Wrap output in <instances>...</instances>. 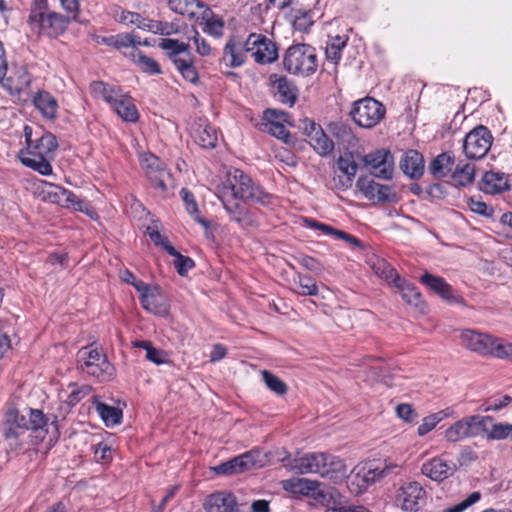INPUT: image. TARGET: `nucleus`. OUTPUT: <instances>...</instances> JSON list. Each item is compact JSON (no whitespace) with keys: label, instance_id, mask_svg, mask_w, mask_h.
Returning a JSON list of instances; mask_svg holds the SVG:
<instances>
[{"label":"nucleus","instance_id":"obj_38","mask_svg":"<svg viewBox=\"0 0 512 512\" xmlns=\"http://www.w3.org/2000/svg\"><path fill=\"white\" fill-rule=\"evenodd\" d=\"M36 189L44 201L59 205L62 203L65 188L47 181H40Z\"/></svg>","mask_w":512,"mask_h":512},{"label":"nucleus","instance_id":"obj_52","mask_svg":"<svg viewBox=\"0 0 512 512\" xmlns=\"http://www.w3.org/2000/svg\"><path fill=\"white\" fill-rule=\"evenodd\" d=\"M209 15H211L210 8L201 0H191L187 7V12L184 14L185 17L195 22H199L202 18H206Z\"/></svg>","mask_w":512,"mask_h":512},{"label":"nucleus","instance_id":"obj_34","mask_svg":"<svg viewBox=\"0 0 512 512\" xmlns=\"http://www.w3.org/2000/svg\"><path fill=\"white\" fill-rule=\"evenodd\" d=\"M159 47L167 52L173 64H175L177 59H183L186 55H191L189 44L181 42L178 39L163 38L159 43Z\"/></svg>","mask_w":512,"mask_h":512},{"label":"nucleus","instance_id":"obj_51","mask_svg":"<svg viewBox=\"0 0 512 512\" xmlns=\"http://www.w3.org/2000/svg\"><path fill=\"white\" fill-rule=\"evenodd\" d=\"M294 282L298 284V293L303 296H316L318 287L316 281L309 275L297 273Z\"/></svg>","mask_w":512,"mask_h":512},{"label":"nucleus","instance_id":"obj_13","mask_svg":"<svg viewBox=\"0 0 512 512\" xmlns=\"http://www.w3.org/2000/svg\"><path fill=\"white\" fill-rule=\"evenodd\" d=\"M335 176L333 178L334 186L339 190H347L353 184L358 171V164L351 152H346L339 156L336 162Z\"/></svg>","mask_w":512,"mask_h":512},{"label":"nucleus","instance_id":"obj_55","mask_svg":"<svg viewBox=\"0 0 512 512\" xmlns=\"http://www.w3.org/2000/svg\"><path fill=\"white\" fill-rule=\"evenodd\" d=\"M379 183L367 176H361L356 182V187L360 190L363 196L371 201H375V195L377 194V187Z\"/></svg>","mask_w":512,"mask_h":512},{"label":"nucleus","instance_id":"obj_22","mask_svg":"<svg viewBox=\"0 0 512 512\" xmlns=\"http://www.w3.org/2000/svg\"><path fill=\"white\" fill-rule=\"evenodd\" d=\"M264 118L266 120L265 127L272 136L283 140L285 143L290 141L291 135L284 125L287 120L285 112L268 109L264 113Z\"/></svg>","mask_w":512,"mask_h":512},{"label":"nucleus","instance_id":"obj_64","mask_svg":"<svg viewBox=\"0 0 512 512\" xmlns=\"http://www.w3.org/2000/svg\"><path fill=\"white\" fill-rule=\"evenodd\" d=\"M396 414L399 418H401L407 423L414 422L418 417V414L413 409L412 405L407 403L399 404L396 407Z\"/></svg>","mask_w":512,"mask_h":512},{"label":"nucleus","instance_id":"obj_26","mask_svg":"<svg viewBox=\"0 0 512 512\" xmlns=\"http://www.w3.org/2000/svg\"><path fill=\"white\" fill-rule=\"evenodd\" d=\"M140 302L142 307L150 313L161 316L168 313L166 298L158 286H153L147 294H143L140 297Z\"/></svg>","mask_w":512,"mask_h":512},{"label":"nucleus","instance_id":"obj_35","mask_svg":"<svg viewBox=\"0 0 512 512\" xmlns=\"http://www.w3.org/2000/svg\"><path fill=\"white\" fill-rule=\"evenodd\" d=\"M51 158L52 157L47 156L29 155L24 152H21L20 155V160L24 166L31 168L44 176L51 175L53 172V168L50 163Z\"/></svg>","mask_w":512,"mask_h":512},{"label":"nucleus","instance_id":"obj_21","mask_svg":"<svg viewBox=\"0 0 512 512\" xmlns=\"http://www.w3.org/2000/svg\"><path fill=\"white\" fill-rule=\"evenodd\" d=\"M32 82V76L25 67L16 68L8 77L0 79L2 87L11 95L26 91Z\"/></svg>","mask_w":512,"mask_h":512},{"label":"nucleus","instance_id":"obj_45","mask_svg":"<svg viewBox=\"0 0 512 512\" xmlns=\"http://www.w3.org/2000/svg\"><path fill=\"white\" fill-rule=\"evenodd\" d=\"M174 66L186 81L190 83L198 81L199 75L194 66L192 55H186L183 59H177Z\"/></svg>","mask_w":512,"mask_h":512},{"label":"nucleus","instance_id":"obj_40","mask_svg":"<svg viewBox=\"0 0 512 512\" xmlns=\"http://www.w3.org/2000/svg\"><path fill=\"white\" fill-rule=\"evenodd\" d=\"M120 90L121 88L109 85L102 81H94L90 84V91L93 97L103 99L109 105L113 100H115V97Z\"/></svg>","mask_w":512,"mask_h":512},{"label":"nucleus","instance_id":"obj_15","mask_svg":"<svg viewBox=\"0 0 512 512\" xmlns=\"http://www.w3.org/2000/svg\"><path fill=\"white\" fill-rule=\"evenodd\" d=\"M460 341L463 347L480 356H488L493 345L494 336L476 329H462Z\"/></svg>","mask_w":512,"mask_h":512},{"label":"nucleus","instance_id":"obj_47","mask_svg":"<svg viewBox=\"0 0 512 512\" xmlns=\"http://www.w3.org/2000/svg\"><path fill=\"white\" fill-rule=\"evenodd\" d=\"M371 267L376 275L390 283L395 284L397 281H400L397 271L384 259L377 258Z\"/></svg>","mask_w":512,"mask_h":512},{"label":"nucleus","instance_id":"obj_48","mask_svg":"<svg viewBox=\"0 0 512 512\" xmlns=\"http://www.w3.org/2000/svg\"><path fill=\"white\" fill-rule=\"evenodd\" d=\"M488 356L512 362V343L505 339L494 337Z\"/></svg>","mask_w":512,"mask_h":512},{"label":"nucleus","instance_id":"obj_46","mask_svg":"<svg viewBox=\"0 0 512 512\" xmlns=\"http://www.w3.org/2000/svg\"><path fill=\"white\" fill-rule=\"evenodd\" d=\"M394 285L398 288L406 303L415 307L420 306L422 302L421 294L413 284L406 282L400 277V281H397Z\"/></svg>","mask_w":512,"mask_h":512},{"label":"nucleus","instance_id":"obj_7","mask_svg":"<svg viewBox=\"0 0 512 512\" xmlns=\"http://www.w3.org/2000/svg\"><path fill=\"white\" fill-rule=\"evenodd\" d=\"M384 105L372 97L355 101L350 110V116L359 127L371 129L385 116Z\"/></svg>","mask_w":512,"mask_h":512},{"label":"nucleus","instance_id":"obj_50","mask_svg":"<svg viewBox=\"0 0 512 512\" xmlns=\"http://www.w3.org/2000/svg\"><path fill=\"white\" fill-rule=\"evenodd\" d=\"M210 14L211 15L207 16L206 18H202L201 20L205 22L203 31L215 38H220L223 36L224 32V21L221 17L216 16L211 9Z\"/></svg>","mask_w":512,"mask_h":512},{"label":"nucleus","instance_id":"obj_44","mask_svg":"<svg viewBox=\"0 0 512 512\" xmlns=\"http://www.w3.org/2000/svg\"><path fill=\"white\" fill-rule=\"evenodd\" d=\"M453 181L459 186H467L474 181L475 167L469 163L459 162L451 173Z\"/></svg>","mask_w":512,"mask_h":512},{"label":"nucleus","instance_id":"obj_42","mask_svg":"<svg viewBox=\"0 0 512 512\" xmlns=\"http://www.w3.org/2000/svg\"><path fill=\"white\" fill-rule=\"evenodd\" d=\"M96 411L104 421L106 426H114L121 422L122 419V411L113 406H109L100 401H95Z\"/></svg>","mask_w":512,"mask_h":512},{"label":"nucleus","instance_id":"obj_14","mask_svg":"<svg viewBox=\"0 0 512 512\" xmlns=\"http://www.w3.org/2000/svg\"><path fill=\"white\" fill-rule=\"evenodd\" d=\"M25 423L26 415H20L15 409L8 411L4 427V436L11 449L16 450L22 446L23 437L27 433Z\"/></svg>","mask_w":512,"mask_h":512},{"label":"nucleus","instance_id":"obj_10","mask_svg":"<svg viewBox=\"0 0 512 512\" xmlns=\"http://www.w3.org/2000/svg\"><path fill=\"white\" fill-rule=\"evenodd\" d=\"M364 167L369 173L382 180H390L394 174V157L387 149H377L365 154L362 158Z\"/></svg>","mask_w":512,"mask_h":512},{"label":"nucleus","instance_id":"obj_60","mask_svg":"<svg viewBox=\"0 0 512 512\" xmlns=\"http://www.w3.org/2000/svg\"><path fill=\"white\" fill-rule=\"evenodd\" d=\"M114 48L121 50L123 48H138L141 45L140 38L132 33H120L115 35Z\"/></svg>","mask_w":512,"mask_h":512},{"label":"nucleus","instance_id":"obj_16","mask_svg":"<svg viewBox=\"0 0 512 512\" xmlns=\"http://www.w3.org/2000/svg\"><path fill=\"white\" fill-rule=\"evenodd\" d=\"M24 132L27 142L25 154L52 157L58 147L56 137L52 133L43 132L40 137L32 140V129L26 126Z\"/></svg>","mask_w":512,"mask_h":512},{"label":"nucleus","instance_id":"obj_24","mask_svg":"<svg viewBox=\"0 0 512 512\" xmlns=\"http://www.w3.org/2000/svg\"><path fill=\"white\" fill-rule=\"evenodd\" d=\"M207 512H239L236 497L229 492H217L205 502Z\"/></svg>","mask_w":512,"mask_h":512},{"label":"nucleus","instance_id":"obj_19","mask_svg":"<svg viewBox=\"0 0 512 512\" xmlns=\"http://www.w3.org/2000/svg\"><path fill=\"white\" fill-rule=\"evenodd\" d=\"M256 463V455L252 451L236 456L213 468L218 475H235L251 469Z\"/></svg>","mask_w":512,"mask_h":512},{"label":"nucleus","instance_id":"obj_11","mask_svg":"<svg viewBox=\"0 0 512 512\" xmlns=\"http://www.w3.org/2000/svg\"><path fill=\"white\" fill-rule=\"evenodd\" d=\"M426 491L418 482H407L397 491L396 503L404 511H418L425 503Z\"/></svg>","mask_w":512,"mask_h":512},{"label":"nucleus","instance_id":"obj_56","mask_svg":"<svg viewBox=\"0 0 512 512\" xmlns=\"http://www.w3.org/2000/svg\"><path fill=\"white\" fill-rule=\"evenodd\" d=\"M138 29L152 32L154 34H168V32L165 29V25L162 22L159 21H153L147 18H144L138 13V20H136L135 25Z\"/></svg>","mask_w":512,"mask_h":512},{"label":"nucleus","instance_id":"obj_8","mask_svg":"<svg viewBox=\"0 0 512 512\" xmlns=\"http://www.w3.org/2000/svg\"><path fill=\"white\" fill-rule=\"evenodd\" d=\"M487 420V418H483L481 415L464 417L445 430L444 438L448 442L456 443L479 436L481 435V430L485 429V422Z\"/></svg>","mask_w":512,"mask_h":512},{"label":"nucleus","instance_id":"obj_37","mask_svg":"<svg viewBox=\"0 0 512 512\" xmlns=\"http://www.w3.org/2000/svg\"><path fill=\"white\" fill-rule=\"evenodd\" d=\"M328 127L331 134L339 143L347 146H354L356 144L357 138L349 125L341 121H336L330 123Z\"/></svg>","mask_w":512,"mask_h":512},{"label":"nucleus","instance_id":"obj_1","mask_svg":"<svg viewBox=\"0 0 512 512\" xmlns=\"http://www.w3.org/2000/svg\"><path fill=\"white\" fill-rule=\"evenodd\" d=\"M216 194L231 219L240 224L247 223L248 212L239 200L263 206L269 205L272 200L271 194L240 169L227 172L225 179L217 186Z\"/></svg>","mask_w":512,"mask_h":512},{"label":"nucleus","instance_id":"obj_41","mask_svg":"<svg viewBox=\"0 0 512 512\" xmlns=\"http://www.w3.org/2000/svg\"><path fill=\"white\" fill-rule=\"evenodd\" d=\"M22 415H26L25 427L27 431L33 430L39 433L47 432L45 429L47 426V418L41 410L28 408L25 409V413Z\"/></svg>","mask_w":512,"mask_h":512},{"label":"nucleus","instance_id":"obj_31","mask_svg":"<svg viewBox=\"0 0 512 512\" xmlns=\"http://www.w3.org/2000/svg\"><path fill=\"white\" fill-rule=\"evenodd\" d=\"M319 486L318 481L307 478H290L282 481L283 489L295 495L307 496L317 491Z\"/></svg>","mask_w":512,"mask_h":512},{"label":"nucleus","instance_id":"obj_9","mask_svg":"<svg viewBox=\"0 0 512 512\" xmlns=\"http://www.w3.org/2000/svg\"><path fill=\"white\" fill-rule=\"evenodd\" d=\"M493 137L483 125L471 130L463 141L465 156L471 160H480L486 156L491 148Z\"/></svg>","mask_w":512,"mask_h":512},{"label":"nucleus","instance_id":"obj_43","mask_svg":"<svg viewBox=\"0 0 512 512\" xmlns=\"http://www.w3.org/2000/svg\"><path fill=\"white\" fill-rule=\"evenodd\" d=\"M314 151L322 157L328 156L334 149L333 141L327 136L323 129L317 132L316 136H312L308 140Z\"/></svg>","mask_w":512,"mask_h":512},{"label":"nucleus","instance_id":"obj_59","mask_svg":"<svg viewBox=\"0 0 512 512\" xmlns=\"http://www.w3.org/2000/svg\"><path fill=\"white\" fill-rule=\"evenodd\" d=\"M181 196H182V199L185 204L187 212L191 215H196L195 220L199 224L203 225L204 227H207L208 222L205 219H203L202 217L197 215L198 207H197V203L195 201L194 195L191 192H189L187 189L183 188L181 190Z\"/></svg>","mask_w":512,"mask_h":512},{"label":"nucleus","instance_id":"obj_25","mask_svg":"<svg viewBox=\"0 0 512 512\" xmlns=\"http://www.w3.org/2000/svg\"><path fill=\"white\" fill-rule=\"evenodd\" d=\"M396 469H398L396 464H384L377 465L375 467L371 465L367 470H364L362 474L361 471L357 472L355 475V480L357 481L360 489H366L368 485L388 476L389 474L395 472Z\"/></svg>","mask_w":512,"mask_h":512},{"label":"nucleus","instance_id":"obj_33","mask_svg":"<svg viewBox=\"0 0 512 512\" xmlns=\"http://www.w3.org/2000/svg\"><path fill=\"white\" fill-rule=\"evenodd\" d=\"M420 282L441 296L443 299H451L453 294L452 287L442 277L435 276L426 272L421 276Z\"/></svg>","mask_w":512,"mask_h":512},{"label":"nucleus","instance_id":"obj_36","mask_svg":"<svg viewBox=\"0 0 512 512\" xmlns=\"http://www.w3.org/2000/svg\"><path fill=\"white\" fill-rule=\"evenodd\" d=\"M488 420L485 422V429L481 430V435H485L491 440H502L510 436L512 430V424L509 423H493V419L490 416H483Z\"/></svg>","mask_w":512,"mask_h":512},{"label":"nucleus","instance_id":"obj_54","mask_svg":"<svg viewBox=\"0 0 512 512\" xmlns=\"http://www.w3.org/2000/svg\"><path fill=\"white\" fill-rule=\"evenodd\" d=\"M168 254L175 257L174 266L181 276L194 267V261L190 257L180 254L174 247H168Z\"/></svg>","mask_w":512,"mask_h":512},{"label":"nucleus","instance_id":"obj_28","mask_svg":"<svg viewBox=\"0 0 512 512\" xmlns=\"http://www.w3.org/2000/svg\"><path fill=\"white\" fill-rule=\"evenodd\" d=\"M33 104L42 116L54 120L58 116V102L55 97L47 91L40 90L33 97Z\"/></svg>","mask_w":512,"mask_h":512},{"label":"nucleus","instance_id":"obj_39","mask_svg":"<svg viewBox=\"0 0 512 512\" xmlns=\"http://www.w3.org/2000/svg\"><path fill=\"white\" fill-rule=\"evenodd\" d=\"M275 87L276 94L281 102L286 103L289 106H292L295 103L298 94V90L295 85L285 77H281L275 82Z\"/></svg>","mask_w":512,"mask_h":512},{"label":"nucleus","instance_id":"obj_5","mask_svg":"<svg viewBox=\"0 0 512 512\" xmlns=\"http://www.w3.org/2000/svg\"><path fill=\"white\" fill-rule=\"evenodd\" d=\"M77 363L80 370L102 381L112 379L114 367L103 350L94 345L82 347L77 352Z\"/></svg>","mask_w":512,"mask_h":512},{"label":"nucleus","instance_id":"obj_32","mask_svg":"<svg viewBox=\"0 0 512 512\" xmlns=\"http://www.w3.org/2000/svg\"><path fill=\"white\" fill-rule=\"evenodd\" d=\"M125 57L129 58L135 65H137L142 72L150 75H158L162 73L160 65L153 58L143 54L138 48H134L130 52L123 53Z\"/></svg>","mask_w":512,"mask_h":512},{"label":"nucleus","instance_id":"obj_12","mask_svg":"<svg viewBox=\"0 0 512 512\" xmlns=\"http://www.w3.org/2000/svg\"><path fill=\"white\" fill-rule=\"evenodd\" d=\"M248 53L259 64L271 63L277 59V48L274 42L261 34H250L247 39Z\"/></svg>","mask_w":512,"mask_h":512},{"label":"nucleus","instance_id":"obj_18","mask_svg":"<svg viewBox=\"0 0 512 512\" xmlns=\"http://www.w3.org/2000/svg\"><path fill=\"white\" fill-rule=\"evenodd\" d=\"M247 53V41L243 44L236 37H230L223 48L220 62L228 68H238L245 63Z\"/></svg>","mask_w":512,"mask_h":512},{"label":"nucleus","instance_id":"obj_4","mask_svg":"<svg viewBox=\"0 0 512 512\" xmlns=\"http://www.w3.org/2000/svg\"><path fill=\"white\" fill-rule=\"evenodd\" d=\"M140 164L155 195L162 199L170 197L175 189V181L166 163L155 154L142 153Z\"/></svg>","mask_w":512,"mask_h":512},{"label":"nucleus","instance_id":"obj_53","mask_svg":"<svg viewBox=\"0 0 512 512\" xmlns=\"http://www.w3.org/2000/svg\"><path fill=\"white\" fill-rule=\"evenodd\" d=\"M60 205L66 208H73L76 211L90 214V208L88 204L84 200L77 197L72 191L67 189H65V193H63L62 203Z\"/></svg>","mask_w":512,"mask_h":512},{"label":"nucleus","instance_id":"obj_57","mask_svg":"<svg viewBox=\"0 0 512 512\" xmlns=\"http://www.w3.org/2000/svg\"><path fill=\"white\" fill-rule=\"evenodd\" d=\"M138 29L152 32L154 34H168V32L165 29V25L162 22L159 21H153L147 18H144L138 13V20H136L135 25Z\"/></svg>","mask_w":512,"mask_h":512},{"label":"nucleus","instance_id":"obj_29","mask_svg":"<svg viewBox=\"0 0 512 512\" xmlns=\"http://www.w3.org/2000/svg\"><path fill=\"white\" fill-rule=\"evenodd\" d=\"M481 190L486 194H498L509 189L507 177L500 172H486L481 180Z\"/></svg>","mask_w":512,"mask_h":512},{"label":"nucleus","instance_id":"obj_58","mask_svg":"<svg viewBox=\"0 0 512 512\" xmlns=\"http://www.w3.org/2000/svg\"><path fill=\"white\" fill-rule=\"evenodd\" d=\"M262 378L266 386L277 395H284L287 392V385L273 373L263 370Z\"/></svg>","mask_w":512,"mask_h":512},{"label":"nucleus","instance_id":"obj_30","mask_svg":"<svg viewBox=\"0 0 512 512\" xmlns=\"http://www.w3.org/2000/svg\"><path fill=\"white\" fill-rule=\"evenodd\" d=\"M455 157L451 152L437 155L429 164V173L436 179H442L452 173Z\"/></svg>","mask_w":512,"mask_h":512},{"label":"nucleus","instance_id":"obj_6","mask_svg":"<svg viewBox=\"0 0 512 512\" xmlns=\"http://www.w3.org/2000/svg\"><path fill=\"white\" fill-rule=\"evenodd\" d=\"M283 65L291 74L309 76L317 70L316 50L308 44L293 45L287 49Z\"/></svg>","mask_w":512,"mask_h":512},{"label":"nucleus","instance_id":"obj_20","mask_svg":"<svg viewBox=\"0 0 512 512\" xmlns=\"http://www.w3.org/2000/svg\"><path fill=\"white\" fill-rule=\"evenodd\" d=\"M456 471L453 462L444 460L441 457H434L423 463L421 472L433 481H443L452 476Z\"/></svg>","mask_w":512,"mask_h":512},{"label":"nucleus","instance_id":"obj_23","mask_svg":"<svg viewBox=\"0 0 512 512\" xmlns=\"http://www.w3.org/2000/svg\"><path fill=\"white\" fill-rule=\"evenodd\" d=\"M110 107L125 122L136 123L139 119V112L133 99L126 93L119 91L115 100L110 103Z\"/></svg>","mask_w":512,"mask_h":512},{"label":"nucleus","instance_id":"obj_49","mask_svg":"<svg viewBox=\"0 0 512 512\" xmlns=\"http://www.w3.org/2000/svg\"><path fill=\"white\" fill-rule=\"evenodd\" d=\"M348 37L337 35L331 39L325 49L326 58L333 63H338L341 51L346 46Z\"/></svg>","mask_w":512,"mask_h":512},{"label":"nucleus","instance_id":"obj_61","mask_svg":"<svg viewBox=\"0 0 512 512\" xmlns=\"http://www.w3.org/2000/svg\"><path fill=\"white\" fill-rule=\"evenodd\" d=\"M313 24L312 14L307 10H296L293 14L292 25L296 30L307 31Z\"/></svg>","mask_w":512,"mask_h":512},{"label":"nucleus","instance_id":"obj_2","mask_svg":"<svg viewBox=\"0 0 512 512\" xmlns=\"http://www.w3.org/2000/svg\"><path fill=\"white\" fill-rule=\"evenodd\" d=\"M292 469L300 474H319L333 481L347 476V468L339 457L322 452L307 453L294 459Z\"/></svg>","mask_w":512,"mask_h":512},{"label":"nucleus","instance_id":"obj_62","mask_svg":"<svg viewBox=\"0 0 512 512\" xmlns=\"http://www.w3.org/2000/svg\"><path fill=\"white\" fill-rule=\"evenodd\" d=\"M467 206L473 213H476L486 218L493 217L494 208L486 204L485 202L481 201L480 199L474 197L469 198L467 201Z\"/></svg>","mask_w":512,"mask_h":512},{"label":"nucleus","instance_id":"obj_27","mask_svg":"<svg viewBox=\"0 0 512 512\" xmlns=\"http://www.w3.org/2000/svg\"><path fill=\"white\" fill-rule=\"evenodd\" d=\"M403 173L412 179H419L424 173V158L416 150L407 151L400 162Z\"/></svg>","mask_w":512,"mask_h":512},{"label":"nucleus","instance_id":"obj_17","mask_svg":"<svg viewBox=\"0 0 512 512\" xmlns=\"http://www.w3.org/2000/svg\"><path fill=\"white\" fill-rule=\"evenodd\" d=\"M190 134L195 143L204 149H212L218 141V132L207 119L199 118L193 122Z\"/></svg>","mask_w":512,"mask_h":512},{"label":"nucleus","instance_id":"obj_63","mask_svg":"<svg viewBox=\"0 0 512 512\" xmlns=\"http://www.w3.org/2000/svg\"><path fill=\"white\" fill-rule=\"evenodd\" d=\"M397 200V194L391 186L379 183L377 187V194L375 195V201L396 202Z\"/></svg>","mask_w":512,"mask_h":512},{"label":"nucleus","instance_id":"obj_3","mask_svg":"<svg viewBox=\"0 0 512 512\" xmlns=\"http://www.w3.org/2000/svg\"><path fill=\"white\" fill-rule=\"evenodd\" d=\"M68 23L67 18L49 9L46 0H34L28 19L33 32L54 38L66 30Z\"/></svg>","mask_w":512,"mask_h":512}]
</instances>
